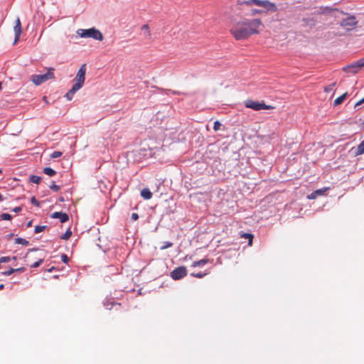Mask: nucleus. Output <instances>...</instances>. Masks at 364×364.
I'll return each instance as SVG.
<instances>
[{
  "instance_id": "obj_1",
  "label": "nucleus",
  "mask_w": 364,
  "mask_h": 364,
  "mask_svg": "<svg viewBox=\"0 0 364 364\" xmlns=\"http://www.w3.org/2000/svg\"><path fill=\"white\" fill-rule=\"evenodd\" d=\"M262 22L259 18L242 19L236 22L230 29V33L236 41L246 40L252 35L258 34Z\"/></svg>"
},
{
  "instance_id": "obj_2",
  "label": "nucleus",
  "mask_w": 364,
  "mask_h": 364,
  "mask_svg": "<svg viewBox=\"0 0 364 364\" xmlns=\"http://www.w3.org/2000/svg\"><path fill=\"white\" fill-rule=\"evenodd\" d=\"M54 68H50L48 69V72L43 75H33L31 77V80L36 85H40L41 84L46 82L48 80L55 78L53 73Z\"/></svg>"
},
{
  "instance_id": "obj_3",
  "label": "nucleus",
  "mask_w": 364,
  "mask_h": 364,
  "mask_svg": "<svg viewBox=\"0 0 364 364\" xmlns=\"http://www.w3.org/2000/svg\"><path fill=\"white\" fill-rule=\"evenodd\" d=\"M77 33L82 38H92L95 40H98L100 41L103 40V35L102 33L95 28L89 29H80Z\"/></svg>"
},
{
  "instance_id": "obj_4",
  "label": "nucleus",
  "mask_w": 364,
  "mask_h": 364,
  "mask_svg": "<svg viewBox=\"0 0 364 364\" xmlns=\"http://www.w3.org/2000/svg\"><path fill=\"white\" fill-rule=\"evenodd\" d=\"M86 65L82 64L80 69L78 70L76 76L75 77V83L73 85V90H80L82 88V87L84 85L85 80V73H86Z\"/></svg>"
},
{
  "instance_id": "obj_5",
  "label": "nucleus",
  "mask_w": 364,
  "mask_h": 364,
  "mask_svg": "<svg viewBox=\"0 0 364 364\" xmlns=\"http://www.w3.org/2000/svg\"><path fill=\"white\" fill-rule=\"evenodd\" d=\"M244 4L248 6L255 4L258 6L266 8L268 11H277V6L268 0H248L244 1Z\"/></svg>"
},
{
  "instance_id": "obj_6",
  "label": "nucleus",
  "mask_w": 364,
  "mask_h": 364,
  "mask_svg": "<svg viewBox=\"0 0 364 364\" xmlns=\"http://www.w3.org/2000/svg\"><path fill=\"white\" fill-rule=\"evenodd\" d=\"M245 107L256 111L261 109H272L274 107L266 105L264 102H257L252 100H247L245 102Z\"/></svg>"
},
{
  "instance_id": "obj_7",
  "label": "nucleus",
  "mask_w": 364,
  "mask_h": 364,
  "mask_svg": "<svg viewBox=\"0 0 364 364\" xmlns=\"http://www.w3.org/2000/svg\"><path fill=\"white\" fill-rule=\"evenodd\" d=\"M364 67V58L359 59L355 63H351L345 66L343 70V71L352 74L358 73V71Z\"/></svg>"
},
{
  "instance_id": "obj_8",
  "label": "nucleus",
  "mask_w": 364,
  "mask_h": 364,
  "mask_svg": "<svg viewBox=\"0 0 364 364\" xmlns=\"http://www.w3.org/2000/svg\"><path fill=\"white\" fill-rule=\"evenodd\" d=\"M357 24L358 21L354 16H350L340 23L341 26L347 30H351L355 28Z\"/></svg>"
},
{
  "instance_id": "obj_9",
  "label": "nucleus",
  "mask_w": 364,
  "mask_h": 364,
  "mask_svg": "<svg viewBox=\"0 0 364 364\" xmlns=\"http://www.w3.org/2000/svg\"><path fill=\"white\" fill-rule=\"evenodd\" d=\"M187 275L186 268L183 266L174 269L171 272V277L175 280L180 279Z\"/></svg>"
},
{
  "instance_id": "obj_10",
  "label": "nucleus",
  "mask_w": 364,
  "mask_h": 364,
  "mask_svg": "<svg viewBox=\"0 0 364 364\" xmlns=\"http://www.w3.org/2000/svg\"><path fill=\"white\" fill-rule=\"evenodd\" d=\"M14 31L15 33V39L14 43L15 44L19 40L20 36L22 33L21 23L19 18H17L15 21Z\"/></svg>"
},
{
  "instance_id": "obj_11",
  "label": "nucleus",
  "mask_w": 364,
  "mask_h": 364,
  "mask_svg": "<svg viewBox=\"0 0 364 364\" xmlns=\"http://www.w3.org/2000/svg\"><path fill=\"white\" fill-rule=\"evenodd\" d=\"M50 217L54 219H59L61 223H65L69 220L68 215L63 212H54Z\"/></svg>"
},
{
  "instance_id": "obj_12",
  "label": "nucleus",
  "mask_w": 364,
  "mask_h": 364,
  "mask_svg": "<svg viewBox=\"0 0 364 364\" xmlns=\"http://www.w3.org/2000/svg\"><path fill=\"white\" fill-rule=\"evenodd\" d=\"M141 31L142 32V34L144 36V37L146 38V39H151V31L149 29V27L147 24H144L141 26Z\"/></svg>"
},
{
  "instance_id": "obj_13",
  "label": "nucleus",
  "mask_w": 364,
  "mask_h": 364,
  "mask_svg": "<svg viewBox=\"0 0 364 364\" xmlns=\"http://www.w3.org/2000/svg\"><path fill=\"white\" fill-rule=\"evenodd\" d=\"M141 196L145 200H149L152 197V193L149 188H145L141 191Z\"/></svg>"
},
{
  "instance_id": "obj_14",
  "label": "nucleus",
  "mask_w": 364,
  "mask_h": 364,
  "mask_svg": "<svg viewBox=\"0 0 364 364\" xmlns=\"http://www.w3.org/2000/svg\"><path fill=\"white\" fill-rule=\"evenodd\" d=\"M209 262H210L209 259L204 258L203 259L194 262L192 264L191 267H196L204 266L205 264H208Z\"/></svg>"
},
{
  "instance_id": "obj_15",
  "label": "nucleus",
  "mask_w": 364,
  "mask_h": 364,
  "mask_svg": "<svg viewBox=\"0 0 364 364\" xmlns=\"http://www.w3.org/2000/svg\"><path fill=\"white\" fill-rule=\"evenodd\" d=\"M347 96H348V92H345L344 94H343L340 97H337L334 100V105L337 106V105H341L346 99Z\"/></svg>"
},
{
  "instance_id": "obj_16",
  "label": "nucleus",
  "mask_w": 364,
  "mask_h": 364,
  "mask_svg": "<svg viewBox=\"0 0 364 364\" xmlns=\"http://www.w3.org/2000/svg\"><path fill=\"white\" fill-rule=\"evenodd\" d=\"M364 154V140L357 146L355 152V156H360Z\"/></svg>"
},
{
  "instance_id": "obj_17",
  "label": "nucleus",
  "mask_w": 364,
  "mask_h": 364,
  "mask_svg": "<svg viewBox=\"0 0 364 364\" xmlns=\"http://www.w3.org/2000/svg\"><path fill=\"white\" fill-rule=\"evenodd\" d=\"M78 90H75V89L73 90V86L72 88L65 94V97L67 98V100H71L73 95H75V93Z\"/></svg>"
},
{
  "instance_id": "obj_18",
  "label": "nucleus",
  "mask_w": 364,
  "mask_h": 364,
  "mask_svg": "<svg viewBox=\"0 0 364 364\" xmlns=\"http://www.w3.org/2000/svg\"><path fill=\"white\" fill-rule=\"evenodd\" d=\"M15 243L22 245H28L29 244V242L28 240H26V239L21 238V237H17L15 239Z\"/></svg>"
},
{
  "instance_id": "obj_19",
  "label": "nucleus",
  "mask_w": 364,
  "mask_h": 364,
  "mask_svg": "<svg viewBox=\"0 0 364 364\" xmlns=\"http://www.w3.org/2000/svg\"><path fill=\"white\" fill-rule=\"evenodd\" d=\"M43 172L48 175L49 176H53L54 175H55L56 172L55 171H54L53 168H50V167H46L43 169Z\"/></svg>"
},
{
  "instance_id": "obj_20",
  "label": "nucleus",
  "mask_w": 364,
  "mask_h": 364,
  "mask_svg": "<svg viewBox=\"0 0 364 364\" xmlns=\"http://www.w3.org/2000/svg\"><path fill=\"white\" fill-rule=\"evenodd\" d=\"M41 178L38 176L33 175L30 177V181L33 183L38 184L41 182Z\"/></svg>"
},
{
  "instance_id": "obj_21",
  "label": "nucleus",
  "mask_w": 364,
  "mask_h": 364,
  "mask_svg": "<svg viewBox=\"0 0 364 364\" xmlns=\"http://www.w3.org/2000/svg\"><path fill=\"white\" fill-rule=\"evenodd\" d=\"M242 237L244 238H247L249 240V245H251L252 243V240H253V235L250 233H243L242 235H241Z\"/></svg>"
},
{
  "instance_id": "obj_22",
  "label": "nucleus",
  "mask_w": 364,
  "mask_h": 364,
  "mask_svg": "<svg viewBox=\"0 0 364 364\" xmlns=\"http://www.w3.org/2000/svg\"><path fill=\"white\" fill-rule=\"evenodd\" d=\"M47 227L46 225H36L35 227V233H39L43 232Z\"/></svg>"
},
{
  "instance_id": "obj_23",
  "label": "nucleus",
  "mask_w": 364,
  "mask_h": 364,
  "mask_svg": "<svg viewBox=\"0 0 364 364\" xmlns=\"http://www.w3.org/2000/svg\"><path fill=\"white\" fill-rule=\"evenodd\" d=\"M336 85V82H333L331 85H328V86L324 87V92H330L333 90L334 86Z\"/></svg>"
},
{
  "instance_id": "obj_24",
  "label": "nucleus",
  "mask_w": 364,
  "mask_h": 364,
  "mask_svg": "<svg viewBox=\"0 0 364 364\" xmlns=\"http://www.w3.org/2000/svg\"><path fill=\"white\" fill-rule=\"evenodd\" d=\"M14 273V268H9L7 271L1 272V274L4 276H9Z\"/></svg>"
},
{
  "instance_id": "obj_25",
  "label": "nucleus",
  "mask_w": 364,
  "mask_h": 364,
  "mask_svg": "<svg viewBox=\"0 0 364 364\" xmlns=\"http://www.w3.org/2000/svg\"><path fill=\"white\" fill-rule=\"evenodd\" d=\"M72 235V232L70 230H68L65 234L61 237L63 240H68Z\"/></svg>"
},
{
  "instance_id": "obj_26",
  "label": "nucleus",
  "mask_w": 364,
  "mask_h": 364,
  "mask_svg": "<svg viewBox=\"0 0 364 364\" xmlns=\"http://www.w3.org/2000/svg\"><path fill=\"white\" fill-rule=\"evenodd\" d=\"M173 243L168 241H166L164 242L163 245L161 247V250H165L166 248L172 247Z\"/></svg>"
},
{
  "instance_id": "obj_27",
  "label": "nucleus",
  "mask_w": 364,
  "mask_h": 364,
  "mask_svg": "<svg viewBox=\"0 0 364 364\" xmlns=\"http://www.w3.org/2000/svg\"><path fill=\"white\" fill-rule=\"evenodd\" d=\"M0 218L1 220H10L11 219V215L9 213H2L0 215Z\"/></svg>"
},
{
  "instance_id": "obj_28",
  "label": "nucleus",
  "mask_w": 364,
  "mask_h": 364,
  "mask_svg": "<svg viewBox=\"0 0 364 364\" xmlns=\"http://www.w3.org/2000/svg\"><path fill=\"white\" fill-rule=\"evenodd\" d=\"M43 262V259L41 258L37 262H34L33 264L31 265L32 268H36L39 267Z\"/></svg>"
},
{
  "instance_id": "obj_29",
  "label": "nucleus",
  "mask_w": 364,
  "mask_h": 364,
  "mask_svg": "<svg viewBox=\"0 0 364 364\" xmlns=\"http://www.w3.org/2000/svg\"><path fill=\"white\" fill-rule=\"evenodd\" d=\"M208 274V272H205V273H192L191 275L194 277H196V278H203V277H205V275Z\"/></svg>"
},
{
  "instance_id": "obj_30",
  "label": "nucleus",
  "mask_w": 364,
  "mask_h": 364,
  "mask_svg": "<svg viewBox=\"0 0 364 364\" xmlns=\"http://www.w3.org/2000/svg\"><path fill=\"white\" fill-rule=\"evenodd\" d=\"M62 154H63V153H62L61 151H54V152H53V153L51 154V156H51V158H53V159H55V158H58V157L61 156H62Z\"/></svg>"
},
{
  "instance_id": "obj_31",
  "label": "nucleus",
  "mask_w": 364,
  "mask_h": 364,
  "mask_svg": "<svg viewBox=\"0 0 364 364\" xmlns=\"http://www.w3.org/2000/svg\"><path fill=\"white\" fill-rule=\"evenodd\" d=\"M49 187L52 191L55 192H58L60 190V186L55 184L54 183H53Z\"/></svg>"
},
{
  "instance_id": "obj_32",
  "label": "nucleus",
  "mask_w": 364,
  "mask_h": 364,
  "mask_svg": "<svg viewBox=\"0 0 364 364\" xmlns=\"http://www.w3.org/2000/svg\"><path fill=\"white\" fill-rule=\"evenodd\" d=\"M220 127H221V123H220L219 121H215V122H214L213 129H214L215 131H218V130H219V129H220Z\"/></svg>"
},
{
  "instance_id": "obj_33",
  "label": "nucleus",
  "mask_w": 364,
  "mask_h": 364,
  "mask_svg": "<svg viewBox=\"0 0 364 364\" xmlns=\"http://www.w3.org/2000/svg\"><path fill=\"white\" fill-rule=\"evenodd\" d=\"M31 202L33 205L38 207L40 205V203L38 202V200L35 198V197H32L31 199Z\"/></svg>"
},
{
  "instance_id": "obj_34",
  "label": "nucleus",
  "mask_w": 364,
  "mask_h": 364,
  "mask_svg": "<svg viewBox=\"0 0 364 364\" xmlns=\"http://www.w3.org/2000/svg\"><path fill=\"white\" fill-rule=\"evenodd\" d=\"M61 259H62V261L64 262V263H68V260H69V258L68 257L63 254L61 255Z\"/></svg>"
},
{
  "instance_id": "obj_35",
  "label": "nucleus",
  "mask_w": 364,
  "mask_h": 364,
  "mask_svg": "<svg viewBox=\"0 0 364 364\" xmlns=\"http://www.w3.org/2000/svg\"><path fill=\"white\" fill-rule=\"evenodd\" d=\"M317 196H318V195H317L315 192H313L312 193H311L310 195H309V196H307V198H308L309 199L312 200V199H315V198L317 197Z\"/></svg>"
},
{
  "instance_id": "obj_36",
  "label": "nucleus",
  "mask_w": 364,
  "mask_h": 364,
  "mask_svg": "<svg viewBox=\"0 0 364 364\" xmlns=\"http://www.w3.org/2000/svg\"><path fill=\"white\" fill-rule=\"evenodd\" d=\"M325 191H326L325 189H318V190L315 191L314 192H315L318 196H319V195H322V194H323V193L325 192Z\"/></svg>"
},
{
  "instance_id": "obj_37",
  "label": "nucleus",
  "mask_w": 364,
  "mask_h": 364,
  "mask_svg": "<svg viewBox=\"0 0 364 364\" xmlns=\"http://www.w3.org/2000/svg\"><path fill=\"white\" fill-rule=\"evenodd\" d=\"M262 12V10H259V9H252V15H255V14H261Z\"/></svg>"
},
{
  "instance_id": "obj_38",
  "label": "nucleus",
  "mask_w": 364,
  "mask_h": 364,
  "mask_svg": "<svg viewBox=\"0 0 364 364\" xmlns=\"http://www.w3.org/2000/svg\"><path fill=\"white\" fill-rule=\"evenodd\" d=\"M363 103H364V97L355 103V107H357Z\"/></svg>"
},
{
  "instance_id": "obj_39",
  "label": "nucleus",
  "mask_w": 364,
  "mask_h": 364,
  "mask_svg": "<svg viewBox=\"0 0 364 364\" xmlns=\"http://www.w3.org/2000/svg\"><path fill=\"white\" fill-rule=\"evenodd\" d=\"M138 218H139V216H138V214H137V213H133L132 214V219L133 220H136Z\"/></svg>"
},
{
  "instance_id": "obj_40",
  "label": "nucleus",
  "mask_w": 364,
  "mask_h": 364,
  "mask_svg": "<svg viewBox=\"0 0 364 364\" xmlns=\"http://www.w3.org/2000/svg\"><path fill=\"white\" fill-rule=\"evenodd\" d=\"M23 271H25V268L24 267H20V268L14 269V272H22Z\"/></svg>"
},
{
  "instance_id": "obj_41",
  "label": "nucleus",
  "mask_w": 364,
  "mask_h": 364,
  "mask_svg": "<svg viewBox=\"0 0 364 364\" xmlns=\"http://www.w3.org/2000/svg\"><path fill=\"white\" fill-rule=\"evenodd\" d=\"M21 210H22V208L18 206V207L14 208L13 209V211L15 212V213H19Z\"/></svg>"
},
{
  "instance_id": "obj_42",
  "label": "nucleus",
  "mask_w": 364,
  "mask_h": 364,
  "mask_svg": "<svg viewBox=\"0 0 364 364\" xmlns=\"http://www.w3.org/2000/svg\"><path fill=\"white\" fill-rule=\"evenodd\" d=\"M4 288V285L3 284H0V290H2Z\"/></svg>"
},
{
  "instance_id": "obj_43",
  "label": "nucleus",
  "mask_w": 364,
  "mask_h": 364,
  "mask_svg": "<svg viewBox=\"0 0 364 364\" xmlns=\"http://www.w3.org/2000/svg\"><path fill=\"white\" fill-rule=\"evenodd\" d=\"M31 223H32L31 221L28 222V224H27V226L28 227H31Z\"/></svg>"
},
{
  "instance_id": "obj_44",
  "label": "nucleus",
  "mask_w": 364,
  "mask_h": 364,
  "mask_svg": "<svg viewBox=\"0 0 364 364\" xmlns=\"http://www.w3.org/2000/svg\"><path fill=\"white\" fill-rule=\"evenodd\" d=\"M4 198L1 194H0V201L3 200Z\"/></svg>"
},
{
  "instance_id": "obj_45",
  "label": "nucleus",
  "mask_w": 364,
  "mask_h": 364,
  "mask_svg": "<svg viewBox=\"0 0 364 364\" xmlns=\"http://www.w3.org/2000/svg\"><path fill=\"white\" fill-rule=\"evenodd\" d=\"M326 10H328V11H332V10H333V9H326Z\"/></svg>"
},
{
  "instance_id": "obj_46",
  "label": "nucleus",
  "mask_w": 364,
  "mask_h": 364,
  "mask_svg": "<svg viewBox=\"0 0 364 364\" xmlns=\"http://www.w3.org/2000/svg\"><path fill=\"white\" fill-rule=\"evenodd\" d=\"M1 90V83L0 82V90Z\"/></svg>"
},
{
  "instance_id": "obj_47",
  "label": "nucleus",
  "mask_w": 364,
  "mask_h": 364,
  "mask_svg": "<svg viewBox=\"0 0 364 364\" xmlns=\"http://www.w3.org/2000/svg\"><path fill=\"white\" fill-rule=\"evenodd\" d=\"M46 97H43V101H46Z\"/></svg>"
},
{
  "instance_id": "obj_48",
  "label": "nucleus",
  "mask_w": 364,
  "mask_h": 364,
  "mask_svg": "<svg viewBox=\"0 0 364 364\" xmlns=\"http://www.w3.org/2000/svg\"><path fill=\"white\" fill-rule=\"evenodd\" d=\"M46 97H43V101H46Z\"/></svg>"
},
{
  "instance_id": "obj_49",
  "label": "nucleus",
  "mask_w": 364,
  "mask_h": 364,
  "mask_svg": "<svg viewBox=\"0 0 364 364\" xmlns=\"http://www.w3.org/2000/svg\"><path fill=\"white\" fill-rule=\"evenodd\" d=\"M1 173V170L0 169V173Z\"/></svg>"
}]
</instances>
